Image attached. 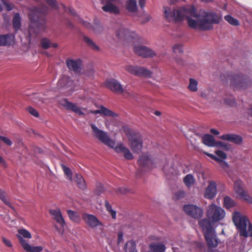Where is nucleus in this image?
I'll use <instances>...</instances> for the list:
<instances>
[{
	"label": "nucleus",
	"mask_w": 252,
	"mask_h": 252,
	"mask_svg": "<svg viewBox=\"0 0 252 252\" xmlns=\"http://www.w3.org/2000/svg\"><path fill=\"white\" fill-rule=\"evenodd\" d=\"M109 213L111 215L112 218L113 219H116V212L115 211H114V210H112V211H111Z\"/></svg>",
	"instance_id": "bf43d9fd"
},
{
	"label": "nucleus",
	"mask_w": 252,
	"mask_h": 252,
	"mask_svg": "<svg viewBox=\"0 0 252 252\" xmlns=\"http://www.w3.org/2000/svg\"><path fill=\"white\" fill-rule=\"evenodd\" d=\"M1 167L6 168V163L5 161L1 158Z\"/></svg>",
	"instance_id": "0e129e2a"
},
{
	"label": "nucleus",
	"mask_w": 252,
	"mask_h": 252,
	"mask_svg": "<svg viewBox=\"0 0 252 252\" xmlns=\"http://www.w3.org/2000/svg\"><path fill=\"white\" fill-rule=\"evenodd\" d=\"M200 95L201 97H204V98H207V94H206L205 93V92H202L201 94H200Z\"/></svg>",
	"instance_id": "69168bd1"
},
{
	"label": "nucleus",
	"mask_w": 252,
	"mask_h": 252,
	"mask_svg": "<svg viewBox=\"0 0 252 252\" xmlns=\"http://www.w3.org/2000/svg\"><path fill=\"white\" fill-rule=\"evenodd\" d=\"M151 239L154 240V241H159L160 240V238L158 237L153 236V237H151Z\"/></svg>",
	"instance_id": "338daca9"
},
{
	"label": "nucleus",
	"mask_w": 252,
	"mask_h": 252,
	"mask_svg": "<svg viewBox=\"0 0 252 252\" xmlns=\"http://www.w3.org/2000/svg\"><path fill=\"white\" fill-rule=\"evenodd\" d=\"M84 40L87 46L89 47L91 49L94 51H99V47L91 39L87 36H85L84 37Z\"/></svg>",
	"instance_id": "e433bc0d"
},
{
	"label": "nucleus",
	"mask_w": 252,
	"mask_h": 252,
	"mask_svg": "<svg viewBox=\"0 0 252 252\" xmlns=\"http://www.w3.org/2000/svg\"><path fill=\"white\" fill-rule=\"evenodd\" d=\"M224 206L227 209H230L236 205L235 202L229 197L226 196L224 198Z\"/></svg>",
	"instance_id": "58836bf2"
},
{
	"label": "nucleus",
	"mask_w": 252,
	"mask_h": 252,
	"mask_svg": "<svg viewBox=\"0 0 252 252\" xmlns=\"http://www.w3.org/2000/svg\"><path fill=\"white\" fill-rule=\"evenodd\" d=\"M126 8L129 12H136L137 10L136 0H127L126 2Z\"/></svg>",
	"instance_id": "c756f323"
},
{
	"label": "nucleus",
	"mask_w": 252,
	"mask_h": 252,
	"mask_svg": "<svg viewBox=\"0 0 252 252\" xmlns=\"http://www.w3.org/2000/svg\"><path fill=\"white\" fill-rule=\"evenodd\" d=\"M204 154H205L207 156L215 160L217 162L219 160V158H218L217 156H216L215 155H214L213 154H210V153L206 152H204Z\"/></svg>",
	"instance_id": "864d4df0"
},
{
	"label": "nucleus",
	"mask_w": 252,
	"mask_h": 252,
	"mask_svg": "<svg viewBox=\"0 0 252 252\" xmlns=\"http://www.w3.org/2000/svg\"><path fill=\"white\" fill-rule=\"evenodd\" d=\"M239 197L249 204H252V197L245 191L239 195Z\"/></svg>",
	"instance_id": "79ce46f5"
},
{
	"label": "nucleus",
	"mask_w": 252,
	"mask_h": 252,
	"mask_svg": "<svg viewBox=\"0 0 252 252\" xmlns=\"http://www.w3.org/2000/svg\"><path fill=\"white\" fill-rule=\"evenodd\" d=\"M41 45L43 48L48 49L50 47L57 48L58 44L56 43H52L50 40L47 38H43L41 41Z\"/></svg>",
	"instance_id": "2f4dec72"
},
{
	"label": "nucleus",
	"mask_w": 252,
	"mask_h": 252,
	"mask_svg": "<svg viewBox=\"0 0 252 252\" xmlns=\"http://www.w3.org/2000/svg\"><path fill=\"white\" fill-rule=\"evenodd\" d=\"M133 50L135 54L144 58L152 57L156 55L152 49L142 45L134 46Z\"/></svg>",
	"instance_id": "4468645a"
},
{
	"label": "nucleus",
	"mask_w": 252,
	"mask_h": 252,
	"mask_svg": "<svg viewBox=\"0 0 252 252\" xmlns=\"http://www.w3.org/2000/svg\"><path fill=\"white\" fill-rule=\"evenodd\" d=\"M82 218L87 225L92 228H95L98 226H102L101 222L94 215L85 214L83 215Z\"/></svg>",
	"instance_id": "2eb2a0df"
},
{
	"label": "nucleus",
	"mask_w": 252,
	"mask_h": 252,
	"mask_svg": "<svg viewBox=\"0 0 252 252\" xmlns=\"http://www.w3.org/2000/svg\"><path fill=\"white\" fill-rule=\"evenodd\" d=\"M18 233L16 234L19 242L23 249L26 252H41L43 250L42 246H33L31 245L27 240L32 238L31 233L24 228L18 230Z\"/></svg>",
	"instance_id": "0eeeda50"
},
{
	"label": "nucleus",
	"mask_w": 252,
	"mask_h": 252,
	"mask_svg": "<svg viewBox=\"0 0 252 252\" xmlns=\"http://www.w3.org/2000/svg\"><path fill=\"white\" fill-rule=\"evenodd\" d=\"M158 159L153 158L148 154H142L138 160L139 165L142 168L151 169L158 164Z\"/></svg>",
	"instance_id": "9d476101"
},
{
	"label": "nucleus",
	"mask_w": 252,
	"mask_h": 252,
	"mask_svg": "<svg viewBox=\"0 0 252 252\" xmlns=\"http://www.w3.org/2000/svg\"><path fill=\"white\" fill-rule=\"evenodd\" d=\"M243 182L240 180H237L234 182V189L235 192L239 195L245 190L243 188Z\"/></svg>",
	"instance_id": "473e14b6"
},
{
	"label": "nucleus",
	"mask_w": 252,
	"mask_h": 252,
	"mask_svg": "<svg viewBox=\"0 0 252 252\" xmlns=\"http://www.w3.org/2000/svg\"><path fill=\"white\" fill-rule=\"evenodd\" d=\"M3 242L7 247H8L9 248H11L12 247V244L9 240H8L5 238H3Z\"/></svg>",
	"instance_id": "5fc2aeb1"
},
{
	"label": "nucleus",
	"mask_w": 252,
	"mask_h": 252,
	"mask_svg": "<svg viewBox=\"0 0 252 252\" xmlns=\"http://www.w3.org/2000/svg\"><path fill=\"white\" fill-rule=\"evenodd\" d=\"M225 214L224 210L220 206L212 203L206 209L207 218L200 220L198 224L200 226L214 227L216 223L220 222L224 219Z\"/></svg>",
	"instance_id": "20e7f679"
},
{
	"label": "nucleus",
	"mask_w": 252,
	"mask_h": 252,
	"mask_svg": "<svg viewBox=\"0 0 252 252\" xmlns=\"http://www.w3.org/2000/svg\"><path fill=\"white\" fill-rule=\"evenodd\" d=\"M232 220L241 236L245 238L252 236V225L246 216L238 211L232 214Z\"/></svg>",
	"instance_id": "39448f33"
},
{
	"label": "nucleus",
	"mask_w": 252,
	"mask_h": 252,
	"mask_svg": "<svg viewBox=\"0 0 252 252\" xmlns=\"http://www.w3.org/2000/svg\"><path fill=\"white\" fill-rule=\"evenodd\" d=\"M2 3L4 8L8 11L12 10L14 7V5L7 0H2Z\"/></svg>",
	"instance_id": "49530a36"
},
{
	"label": "nucleus",
	"mask_w": 252,
	"mask_h": 252,
	"mask_svg": "<svg viewBox=\"0 0 252 252\" xmlns=\"http://www.w3.org/2000/svg\"><path fill=\"white\" fill-rule=\"evenodd\" d=\"M21 18L19 14L15 13L13 18V25L16 31L19 30L21 27Z\"/></svg>",
	"instance_id": "c9c22d12"
},
{
	"label": "nucleus",
	"mask_w": 252,
	"mask_h": 252,
	"mask_svg": "<svg viewBox=\"0 0 252 252\" xmlns=\"http://www.w3.org/2000/svg\"><path fill=\"white\" fill-rule=\"evenodd\" d=\"M80 22L82 23L85 27L90 28L91 26H90V24L88 22H84L82 20H80Z\"/></svg>",
	"instance_id": "680f3d73"
},
{
	"label": "nucleus",
	"mask_w": 252,
	"mask_h": 252,
	"mask_svg": "<svg viewBox=\"0 0 252 252\" xmlns=\"http://www.w3.org/2000/svg\"><path fill=\"white\" fill-rule=\"evenodd\" d=\"M62 168L65 175L66 176L67 179L70 181L72 182L73 181V179L72 172L71 170L69 168L63 164L62 165Z\"/></svg>",
	"instance_id": "ea45409f"
},
{
	"label": "nucleus",
	"mask_w": 252,
	"mask_h": 252,
	"mask_svg": "<svg viewBox=\"0 0 252 252\" xmlns=\"http://www.w3.org/2000/svg\"><path fill=\"white\" fill-rule=\"evenodd\" d=\"M200 227L202 229L208 248L209 249L216 248L220 242L217 237L214 227Z\"/></svg>",
	"instance_id": "6e6552de"
},
{
	"label": "nucleus",
	"mask_w": 252,
	"mask_h": 252,
	"mask_svg": "<svg viewBox=\"0 0 252 252\" xmlns=\"http://www.w3.org/2000/svg\"><path fill=\"white\" fill-rule=\"evenodd\" d=\"M183 209L188 215L195 219H200L204 214L202 208L193 204L186 205Z\"/></svg>",
	"instance_id": "9b49d317"
},
{
	"label": "nucleus",
	"mask_w": 252,
	"mask_h": 252,
	"mask_svg": "<svg viewBox=\"0 0 252 252\" xmlns=\"http://www.w3.org/2000/svg\"><path fill=\"white\" fill-rule=\"evenodd\" d=\"M215 147L220 148V150H223L225 151H229L231 148L230 144L221 141H217Z\"/></svg>",
	"instance_id": "4c0bfd02"
},
{
	"label": "nucleus",
	"mask_w": 252,
	"mask_h": 252,
	"mask_svg": "<svg viewBox=\"0 0 252 252\" xmlns=\"http://www.w3.org/2000/svg\"><path fill=\"white\" fill-rule=\"evenodd\" d=\"M105 207L108 212H110L111 211H112L113 210L111 206L110 205V204L108 203V202L107 201H105Z\"/></svg>",
	"instance_id": "13d9d810"
},
{
	"label": "nucleus",
	"mask_w": 252,
	"mask_h": 252,
	"mask_svg": "<svg viewBox=\"0 0 252 252\" xmlns=\"http://www.w3.org/2000/svg\"><path fill=\"white\" fill-rule=\"evenodd\" d=\"M92 29L95 33H98L102 31V28L101 26L95 25L92 27Z\"/></svg>",
	"instance_id": "3c124183"
},
{
	"label": "nucleus",
	"mask_w": 252,
	"mask_h": 252,
	"mask_svg": "<svg viewBox=\"0 0 252 252\" xmlns=\"http://www.w3.org/2000/svg\"><path fill=\"white\" fill-rule=\"evenodd\" d=\"M118 241L119 243L123 241V233L121 231L119 232L118 233Z\"/></svg>",
	"instance_id": "4d7b16f0"
},
{
	"label": "nucleus",
	"mask_w": 252,
	"mask_h": 252,
	"mask_svg": "<svg viewBox=\"0 0 252 252\" xmlns=\"http://www.w3.org/2000/svg\"><path fill=\"white\" fill-rule=\"evenodd\" d=\"M183 182L186 186L189 188L194 185L195 183V179L192 174H189L184 178Z\"/></svg>",
	"instance_id": "c85d7f7f"
},
{
	"label": "nucleus",
	"mask_w": 252,
	"mask_h": 252,
	"mask_svg": "<svg viewBox=\"0 0 252 252\" xmlns=\"http://www.w3.org/2000/svg\"><path fill=\"white\" fill-rule=\"evenodd\" d=\"M27 110L31 115H33V116L35 117H38L39 116L38 112L32 107H28Z\"/></svg>",
	"instance_id": "09e8293b"
},
{
	"label": "nucleus",
	"mask_w": 252,
	"mask_h": 252,
	"mask_svg": "<svg viewBox=\"0 0 252 252\" xmlns=\"http://www.w3.org/2000/svg\"><path fill=\"white\" fill-rule=\"evenodd\" d=\"M154 114L158 116H159L161 115V112L159 111H156L154 112Z\"/></svg>",
	"instance_id": "774afa93"
},
{
	"label": "nucleus",
	"mask_w": 252,
	"mask_h": 252,
	"mask_svg": "<svg viewBox=\"0 0 252 252\" xmlns=\"http://www.w3.org/2000/svg\"><path fill=\"white\" fill-rule=\"evenodd\" d=\"M222 168L224 170H226L228 168L229 165L228 163L224 160L219 158V160L217 161Z\"/></svg>",
	"instance_id": "de8ad7c7"
},
{
	"label": "nucleus",
	"mask_w": 252,
	"mask_h": 252,
	"mask_svg": "<svg viewBox=\"0 0 252 252\" xmlns=\"http://www.w3.org/2000/svg\"><path fill=\"white\" fill-rule=\"evenodd\" d=\"M74 181L76 183L79 188L82 189H85L87 188V185L85 181L80 174H76Z\"/></svg>",
	"instance_id": "cd10ccee"
},
{
	"label": "nucleus",
	"mask_w": 252,
	"mask_h": 252,
	"mask_svg": "<svg viewBox=\"0 0 252 252\" xmlns=\"http://www.w3.org/2000/svg\"><path fill=\"white\" fill-rule=\"evenodd\" d=\"M163 17L169 22H181L186 18L190 28L203 31L212 29L213 25L219 23L221 20V17L213 11H204L197 14L194 7L190 5L176 8L164 6Z\"/></svg>",
	"instance_id": "f257e3e1"
},
{
	"label": "nucleus",
	"mask_w": 252,
	"mask_h": 252,
	"mask_svg": "<svg viewBox=\"0 0 252 252\" xmlns=\"http://www.w3.org/2000/svg\"><path fill=\"white\" fill-rule=\"evenodd\" d=\"M47 4L52 8H57V3L55 0H45Z\"/></svg>",
	"instance_id": "8fccbe9b"
},
{
	"label": "nucleus",
	"mask_w": 252,
	"mask_h": 252,
	"mask_svg": "<svg viewBox=\"0 0 252 252\" xmlns=\"http://www.w3.org/2000/svg\"><path fill=\"white\" fill-rule=\"evenodd\" d=\"M124 68L128 73L138 77H151L152 74L150 70L142 66L127 64Z\"/></svg>",
	"instance_id": "1a4fd4ad"
},
{
	"label": "nucleus",
	"mask_w": 252,
	"mask_h": 252,
	"mask_svg": "<svg viewBox=\"0 0 252 252\" xmlns=\"http://www.w3.org/2000/svg\"><path fill=\"white\" fill-rule=\"evenodd\" d=\"M46 13V10L34 7L31 9L29 14V17L31 22H37L40 16Z\"/></svg>",
	"instance_id": "a211bd4d"
},
{
	"label": "nucleus",
	"mask_w": 252,
	"mask_h": 252,
	"mask_svg": "<svg viewBox=\"0 0 252 252\" xmlns=\"http://www.w3.org/2000/svg\"><path fill=\"white\" fill-rule=\"evenodd\" d=\"M118 194H126L128 192V190L125 188H120L116 190Z\"/></svg>",
	"instance_id": "603ef678"
},
{
	"label": "nucleus",
	"mask_w": 252,
	"mask_h": 252,
	"mask_svg": "<svg viewBox=\"0 0 252 252\" xmlns=\"http://www.w3.org/2000/svg\"><path fill=\"white\" fill-rule=\"evenodd\" d=\"M126 252H137L136 244L133 241H129L126 243L125 246Z\"/></svg>",
	"instance_id": "f704fd0d"
},
{
	"label": "nucleus",
	"mask_w": 252,
	"mask_h": 252,
	"mask_svg": "<svg viewBox=\"0 0 252 252\" xmlns=\"http://www.w3.org/2000/svg\"><path fill=\"white\" fill-rule=\"evenodd\" d=\"M61 104L66 109L71 110L79 115H85L89 114H93L94 115L100 114L101 116L111 117L112 118H116L118 116L115 112L102 105L100 106L97 110H88L87 108L81 107L75 103L69 102L65 99L62 100Z\"/></svg>",
	"instance_id": "7ed1b4c3"
},
{
	"label": "nucleus",
	"mask_w": 252,
	"mask_h": 252,
	"mask_svg": "<svg viewBox=\"0 0 252 252\" xmlns=\"http://www.w3.org/2000/svg\"><path fill=\"white\" fill-rule=\"evenodd\" d=\"M145 0H139V4L141 8H143L145 6Z\"/></svg>",
	"instance_id": "052dcab7"
},
{
	"label": "nucleus",
	"mask_w": 252,
	"mask_h": 252,
	"mask_svg": "<svg viewBox=\"0 0 252 252\" xmlns=\"http://www.w3.org/2000/svg\"><path fill=\"white\" fill-rule=\"evenodd\" d=\"M1 141L4 143L6 146L10 147L12 145V141L10 138L5 136H1Z\"/></svg>",
	"instance_id": "a18cd8bd"
},
{
	"label": "nucleus",
	"mask_w": 252,
	"mask_h": 252,
	"mask_svg": "<svg viewBox=\"0 0 252 252\" xmlns=\"http://www.w3.org/2000/svg\"><path fill=\"white\" fill-rule=\"evenodd\" d=\"M123 130L127 137L128 144L132 152L139 154L143 149L142 135L127 126H124Z\"/></svg>",
	"instance_id": "423d86ee"
},
{
	"label": "nucleus",
	"mask_w": 252,
	"mask_h": 252,
	"mask_svg": "<svg viewBox=\"0 0 252 252\" xmlns=\"http://www.w3.org/2000/svg\"><path fill=\"white\" fill-rule=\"evenodd\" d=\"M202 142L205 145L208 147H215L217 143L214 138L209 134H206L203 136Z\"/></svg>",
	"instance_id": "393cba45"
},
{
	"label": "nucleus",
	"mask_w": 252,
	"mask_h": 252,
	"mask_svg": "<svg viewBox=\"0 0 252 252\" xmlns=\"http://www.w3.org/2000/svg\"><path fill=\"white\" fill-rule=\"evenodd\" d=\"M105 86L110 89L113 93L117 94H126L127 92L125 91L121 84L115 79L107 80L105 82Z\"/></svg>",
	"instance_id": "ddd939ff"
},
{
	"label": "nucleus",
	"mask_w": 252,
	"mask_h": 252,
	"mask_svg": "<svg viewBox=\"0 0 252 252\" xmlns=\"http://www.w3.org/2000/svg\"><path fill=\"white\" fill-rule=\"evenodd\" d=\"M1 200L3 203L8 208L11 209L13 211H15V209L11 202L9 197L4 192L1 191Z\"/></svg>",
	"instance_id": "a878e982"
},
{
	"label": "nucleus",
	"mask_w": 252,
	"mask_h": 252,
	"mask_svg": "<svg viewBox=\"0 0 252 252\" xmlns=\"http://www.w3.org/2000/svg\"><path fill=\"white\" fill-rule=\"evenodd\" d=\"M224 19L231 25L238 26L239 25V21L230 15L225 16L224 17Z\"/></svg>",
	"instance_id": "37998d69"
},
{
	"label": "nucleus",
	"mask_w": 252,
	"mask_h": 252,
	"mask_svg": "<svg viewBox=\"0 0 252 252\" xmlns=\"http://www.w3.org/2000/svg\"><path fill=\"white\" fill-rule=\"evenodd\" d=\"M215 153L219 158H220L222 160H225L227 158L226 154L221 150H216Z\"/></svg>",
	"instance_id": "c03bdc74"
},
{
	"label": "nucleus",
	"mask_w": 252,
	"mask_h": 252,
	"mask_svg": "<svg viewBox=\"0 0 252 252\" xmlns=\"http://www.w3.org/2000/svg\"><path fill=\"white\" fill-rule=\"evenodd\" d=\"M217 184L215 181H209L208 185L205 190L204 197L208 199H212L217 195Z\"/></svg>",
	"instance_id": "f3484780"
},
{
	"label": "nucleus",
	"mask_w": 252,
	"mask_h": 252,
	"mask_svg": "<svg viewBox=\"0 0 252 252\" xmlns=\"http://www.w3.org/2000/svg\"><path fill=\"white\" fill-rule=\"evenodd\" d=\"M222 140L228 141L236 144H240L242 142V137L234 134H226L222 135L220 137Z\"/></svg>",
	"instance_id": "6ab92c4d"
},
{
	"label": "nucleus",
	"mask_w": 252,
	"mask_h": 252,
	"mask_svg": "<svg viewBox=\"0 0 252 252\" xmlns=\"http://www.w3.org/2000/svg\"><path fill=\"white\" fill-rule=\"evenodd\" d=\"M173 52L176 54H181L183 52V46L181 43H176L172 46Z\"/></svg>",
	"instance_id": "a19ab883"
},
{
	"label": "nucleus",
	"mask_w": 252,
	"mask_h": 252,
	"mask_svg": "<svg viewBox=\"0 0 252 252\" xmlns=\"http://www.w3.org/2000/svg\"><path fill=\"white\" fill-rule=\"evenodd\" d=\"M117 35L120 38H126L128 40H137L139 38L138 35L134 32L121 28L117 31Z\"/></svg>",
	"instance_id": "dca6fc26"
},
{
	"label": "nucleus",
	"mask_w": 252,
	"mask_h": 252,
	"mask_svg": "<svg viewBox=\"0 0 252 252\" xmlns=\"http://www.w3.org/2000/svg\"><path fill=\"white\" fill-rule=\"evenodd\" d=\"M185 192L183 190H179L176 193V196L178 198H183L185 195Z\"/></svg>",
	"instance_id": "6e6d98bb"
},
{
	"label": "nucleus",
	"mask_w": 252,
	"mask_h": 252,
	"mask_svg": "<svg viewBox=\"0 0 252 252\" xmlns=\"http://www.w3.org/2000/svg\"><path fill=\"white\" fill-rule=\"evenodd\" d=\"M67 213L69 219L72 221L75 222H79L80 221V216L78 212L69 210H67Z\"/></svg>",
	"instance_id": "7c9ffc66"
},
{
	"label": "nucleus",
	"mask_w": 252,
	"mask_h": 252,
	"mask_svg": "<svg viewBox=\"0 0 252 252\" xmlns=\"http://www.w3.org/2000/svg\"><path fill=\"white\" fill-rule=\"evenodd\" d=\"M66 63L67 67L70 70L76 72L80 71L81 66V62L80 60H67Z\"/></svg>",
	"instance_id": "aec40b11"
},
{
	"label": "nucleus",
	"mask_w": 252,
	"mask_h": 252,
	"mask_svg": "<svg viewBox=\"0 0 252 252\" xmlns=\"http://www.w3.org/2000/svg\"><path fill=\"white\" fill-rule=\"evenodd\" d=\"M89 126L94 138L113 149L117 153L122 154L126 159L132 160L134 158L132 153L124 144L119 142L116 145L115 141L110 138L108 133L98 128L94 123H90Z\"/></svg>",
	"instance_id": "f03ea898"
},
{
	"label": "nucleus",
	"mask_w": 252,
	"mask_h": 252,
	"mask_svg": "<svg viewBox=\"0 0 252 252\" xmlns=\"http://www.w3.org/2000/svg\"><path fill=\"white\" fill-rule=\"evenodd\" d=\"M210 132L211 133L213 134H215V135H218L219 134V131H218L216 129H211L210 130Z\"/></svg>",
	"instance_id": "e2e57ef3"
},
{
	"label": "nucleus",
	"mask_w": 252,
	"mask_h": 252,
	"mask_svg": "<svg viewBox=\"0 0 252 252\" xmlns=\"http://www.w3.org/2000/svg\"><path fill=\"white\" fill-rule=\"evenodd\" d=\"M160 165L163 172L167 176H171L177 174V170L173 166L172 162H169L165 158L158 159V164Z\"/></svg>",
	"instance_id": "f8f14e48"
},
{
	"label": "nucleus",
	"mask_w": 252,
	"mask_h": 252,
	"mask_svg": "<svg viewBox=\"0 0 252 252\" xmlns=\"http://www.w3.org/2000/svg\"><path fill=\"white\" fill-rule=\"evenodd\" d=\"M102 9L106 12H109L114 14H118L120 11L119 8L110 2H106V4L102 6Z\"/></svg>",
	"instance_id": "5701e85b"
},
{
	"label": "nucleus",
	"mask_w": 252,
	"mask_h": 252,
	"mask_svg": "<svg viewBox=\"0 0 252 252\" xmlns=\"http://www.w3.org/2000/svg\"><path fill=\"white\" fill-rule=\"evenodd\" d=\"M14 43V36L10 34L1 35V45H11Z\"/></svg>",
	"instance_id": "b1692460"
},
{
	"label": "nucleus",
	"mask_w": 252,
	"mask_h": 252,
	"mask_svg": "<svg viewBox=\"0 0 252 252\" xmlns=\"http://www.w3.org/2000/svg\"><path fill=\"white\" fill-rule=\"evenodd\" d=\"M50 214L53 216V219L61 226H63L65 224L61 211L59 209L50 210Z\"/></svg>",
	"instance_id": "412c9836"
},
{
	"label": "nucleus",
	"mask_w": 252,
	"mask_h": 252,
	"mask_svg": "<svg viewBox=\"0 0 252 252\" xmlns=\"http://www.w3.org/2000/svg\"><path fill=\"white\" fill-rule=\"evenodd\" d=\"M58 85L60 87H68L73 85V81L68 76L64 75L59 80Z\"/></svg>",
	"instance_id": "bb28decb"
},
{
	"label": "nucleus",
	"mask_w": 252,
	"mask_h": 252,
	"mask_svg": "<svg viewBox=\"0 0 252 252\" xmlns=\"http://www.w3.org/2000/svg\"><path fill=\"white\" fill-rule=\"evenodd\" d=\"M188 89L191 92H197L198 91V82L194 79L190 78Z\"/></svg>",
	"instance_id": "72a5a7b5"
},
{
	"label": "nucleus",
	"mask_w": 252,
	"mask_h": 252,
	"mask_svg": "<svg viewBox=\"0 0 252 252\" xmlns=\"http://www.w3.org/2000/svg\"><path fill=\"white\" fill-rule=\"evenodd\" d=\"M165 249L166 247L163 244L153 242L149 244L148 252H164Z\"/></svg>",
	"instance_id": "4be33fe9"
}]
</instances>
